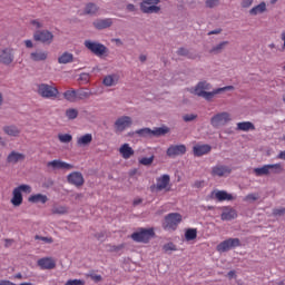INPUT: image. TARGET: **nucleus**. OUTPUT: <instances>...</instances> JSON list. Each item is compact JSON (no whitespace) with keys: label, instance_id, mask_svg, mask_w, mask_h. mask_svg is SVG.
I'll return each mask as SVG.
<instances>
[{"label":"nucleus","instance_id":"8fccbe9b","mask_svg":"<svg viewBox=\"0 0 285 285\" xmlns=\"http://www.w3.org/2000/svg\"><path fill=\"white\" fill-rule=\"evenodd\" d=\"M65 285H86V281L82 279H69Z\"/></svg>","mask_w":285,"mask_h":285},{"label":"nucleus","instance_id":"423d86ee","mask_svg":"<svg viewBox=\"0 0 285 285\" xmlns=\"http://www.w3.org/2000/svg\"><path fill=\"white\" fill-rule=\"evenodd\" d=\"M238 246H242V242L239 240V238H228L219 243L216 247V250L218 253H228V250L233 248H238Z\"/></svg>","mask_w":285,"mask_h":285},{"label":"nucleus","instance_id":"f257e3e1","mask_svg":"<svg viewBox=\"0 0 285 285\" xmlns=\"http://www.w3.org/2000/svg\"><path fill=\"white\" fill-rule=\"evenodd\" d=\"M37 92L42 99H59V89L55 85L40 83L37 86Z\"/></svg>","mask_w":285,"mask_h":285},{"label":"nucleus","instance_id":"4be33fe9","mask_svg":"<svg viewBox=\"0 0 285 285\" xmlns=\"http://www.w3.org/2000/svg\"><path fill=\"white\" fill-rule=\"evenodd\" d=\"M220 219L223 222H230L232 219H237V210L230 207H226L220 215Z\"/></svg>","mask_w":285,"mask_h":285},{"label":"nucleus","instance_id":"0eeeda50","mask_svg":"<svg viewBox=\"0 0 285 285\" xmlns=\"http://www.w3.org/2000/svg\"><path fill=\"white\" fill-rule=\"evenodd\" d=\"M85 47L87 50H90L96 57H102V55L108 52V48L99 42H92V40H86Z\"/></svg>","mask_w":285,"mask_h":285},{"label":"nucleus","instance_id":"69168bd1","mask_svg":"<svg viewBox=\"0 0 285 285\" xmlns=\"http://www.w3.org/2000/svg\"><path fill=\"white\" fill-rule=\"evenodd\" d=\"M227 277H229V279H233V277H237V275L235 274V271H229Z\"/></svg>","mask_w":285,"mask_h":285},{"label":"nucleus","instance_id":"20e7f679","mask_svg":"<svg viewBox=\"0 0 285 285\" xmlns=\"http://www.w3.org/2000/svg\"><path fill=\"white\" fill-rule=\"evenodd\" d=\"M181 224V216L178 213L168 214L163 223L164 230H177V226Z\"/></svg>","mask_w":285,"mask_h":285},{"label":"nucleus","instance_id":"6e6d98bb","mask_svg":"<svg viewBox=\"0 0 285 285\" xmlns=\"http://www.w3.org/2000/svg\"><path fill=\"white\" fill-rule=\"evenodd\" d=\"M88 277H90L94 282H101L102 277L99 274H89Z\"/></svg>","mask_w":285,"mask_h":285},{"label":"nucleus","instance_id":"680f3d73","mask_svg":"<svg viewBox=\"0 0 285 285\" xmlns=\"http://www.w3.org/2000/svg\"><path fill=\"white\" fill-rule=\"evenodd\" d=\"M277 159H282L283 161H285V150L279 151V154L277 155Z\"/></svg>","mask_w":285,"mask_h":285},{"label":"nucleus","instance_id":"dca6fc26","mask_svg":"<svg viewBox=\"0 0 285 285\" xmlns=\"http://www.w3.org/2000/svg\"><path fill=\"white\" fill-rule=\"evenodd\" d=\"M233 169L226 165H216L212 168V177H228Z\"/></svg>","mask_w":285,"mask_h":285},{"label":"nucleus","instance_id":"603ef678","mask_svg":"<svg viewBox=\"0 0 285 285\" xmlns=\"http://www.w3.org/2000/svg\"><path fill=\"white\" fill-rule=\"evenodd\" d=\"M259 199V196L257 194H248L245 197V202H257Z\"/></svg>","mask_w":285,"mask_h":285},{"label":"nucleus","instance_id":"f704fd0d","mask_svg":"<svg viewBox=\"0 0 285 285\" xmlns=\"http://www.w3.org/2000/svg\"><path fill=\"white\" fill-rule=\"evenodd\" d=\"M170 129L168 127H158L151 130V137H161L163 135H168Z\"/></svg>","mask_w":285,"mask_h":285},{"label":"nucleus","instance_id":"bb28decb","mask_svg":"<svg viewBox=\"0 0 285 285\" xmlns=\"http://www.w3.org/2000/svg\"><path fill=\"white\" fill-rule=\"evenodd\" d=\"M3 132L9 137H19V135H21V129L14 125H8L3 127Z\"/></svg>","mask_w":285,"mask_h":285},{"label":"nucleus","instance_id":"393cba45","mask_svg":"<svg viewBox=\"0 0 285 285\" xmlns=\"http://www.w3.org/2000/svg\"><path fill=\"white\" fill-rule=\"evenodd\" d=\"M26 155L18 151H11L7 157L8 164H19V161H23Z\"/></svg>","mask_w":285,"mask_h":285},{"label":"nucleus","instance_id":"412c9836","mask_svg":"<svg viewBox=\"0 0 285 285\" xmlns=\"http://www.w3.org/2000/svg\"><path fill=\"white\" fill-rule=\"evenodd\" d=\"M76 144L78 148H86V146H90V144H92V134H85L79 136Z\"/></svg>","mask_w":285,"mask_h":285},{"label":"nucleus","instance_id":"7c9ffc66","mask_svg":"<svg viewBox=\"0 0 285 285\" xmlns=\"http://www.w3.org/2000/svg\"><path fill=\"white\" fill-rule=\"evenodd\" d=\"M263 12H266V2H261L259 4L253 7L249 10V14H252L253 17H256V14H263Z\"/></svg>","mask_w":285,"mask_h":285},{"label":"nucleus","instance_id":"5fc2aeb1","mask_svg":"<svg viewBox=\"0 0 285 285\" xmlns=\"http://www.w3.org/2000/svg\"><path fill=\"white\" fill-rule=\"evenodd\" d=\"M183 119L184 121H195V119H197V115L195 114L185 115Z\"/></svg>","mask_w":285,"mask_h":285},{"label":"nucleus","instance_id":"864d4df0","mask_svg":"<svg viewBox=\"0 0 285 285\" xmlns=\"http://www.w3.org/2000/svg\"><path fill=\"white\" fill-rule=\"evenodd\" d=\"M273 215H275V217H282V215H285V208L282 207L273 209Z\"/></svg>","mask_w":285,"mask_h":285},{"label":"nucleus","instance_id":"cd10ccee","mask_svg":"<svg viewBox=\"0 0 285 285\" xmlns=\"http://www.w3.org/2000/svg\"><path fill=\"white\" fill-rule=\"evenodd\" d=\"M30 204H46L48 202V196L43 194H33L28 198Z\"/></svg>","mask_w":285,"mask_h":285},{"label":"nucleus","instance_id":"ddd939ff","mask_svg":"<svg viewBox=\"0 0 285 285\" xmlns=\"http://www.w3.org/2000/svg\"><path fill=\"white\" fill-rule=\"evenodd\" d=\"M68 184H71V186H76V188H81L83 184H86V180L83 179V174L80 171H72L67 176Z\"/></svg>","mask_w":285,"mask_h":285},{"label":"nucleus","instance_id":"bf43d9fd","mask_svg":"<svg viewBox=\"0 0 285 285\" xmlns=\"http://www.w3.org/2000/svg\"><path fill=\"white\" fill-rule=\"evenodd\" d=\"M253 6V0H243L242 8H250Z\"/></svg>","mask_w":285,"mask_h":285},{"label":"nucleus","instance_id":"0e129e2a","mask_svg":"<svg viewBox=\"0 0 285 285\" xmlns=\"http://www.w3.org/2000/svg\"><path fill=\"white\" fill-rule=\"evenodd\" d=\"M281 41H283V50H285V31L281 33Z\"/></svg>","mask_w":285,"mask_h":285},{"label":"nucleus","instance_id":"f8f14e48","mask_svg":"<svg viewBox=\"0 0 285 285\" xmlns=\"http://www.w3.org/2000/svg\"><path fill=\"white\" fill-rule=\"evenodd\" d=\"M35 41H40L41 43H52V39H55V35L48 30H38L33 33Z\"/></svg>","mask_w":285,"mask_h":285},{"label":"nucleus","instance_id":"de8ad7c7","mask_svg":"<svg viewBox=\"0 0 285 285\" xmlns=\"http://www.w3.org/2000/svg\"><path fill=\"white\" fill-rule=\"evenodd\" d=\"M92 94L90 91H86V90H80L77 94V99H88V97H90Z\"/></svg>","mask_w":285,"mask_h":285},{"label":"nucleus","instance_id":"4468645a","mask_svg":"<svg viewBox=\"0 0 285 285\" xmlns=\"http://www.w3.org/2000/svg\"><path fill=\"white\" fill-rule=\"evenodd\" d=\"M14 61V49L4 48L0 50V63L3 66H10Z\"/></svg>","mask_w":285,"mask_h":285},{"label":"nucleus","instance_id":"ea45409f","mask_svg":"<svg viewBox=\"0 0 285 285\" xmlns=\"http://www.w3.org/2000/svg\"><path fill=\"white\" fill-rule=\"evenodd\" d=\"M283 171H284V167H282V164L269 165V175H279Z\"/></svg>","mask_w":285,"mask_h":285},{"label":"nucleus","instance_id":"f3484780","mask_svg":"<svg viewBox=\"0 0 285 285\" xmlns=\"http://www.w3.org/2000/svg\"><path fill=\"white\" fill-rule=\"evenodd\" d=\"M37 265L41 271H52L53 268H57V261L52 257H42L38 259Z\"/></svg>","mask_w":285,"mask_h":285},{"label":"nucleus","instance_id":"9b49d317","mask_svg":"<svg viewBox=\"0 0 285 285\" xmlns=\"http://www.w3.org/2000/svg\"><path fill=\"white\" fill-rule=\"evenodd\" d=\"M228 90H235L234 86H226V87H222V88H217L214 89L213 91L208 92V91H200L198 94H196L198 97H203L204 99H206V101H210L213 100V98L215 97V95H219L222 92H226Z\"/></svg>","mask_w":285,"mask_h":285},{"label":"nucleus","instance_id":"473e14b6","mask_svg":"<svg viewBox=\"0 0 285 285\" xmlns=\"http://www.w3.org/2000/svg\"><path fill=\"white\" fill-rule=\"evenodd\" d=\"M237 129L243 130V132H248V130H255V125L250 121L238 122Z\"/></svg>","mask_w":285,"mask_h":285},{"label":"nucleus","instance_id":"2f4dec72","mask_svg":"<svg viewBox=\"0 0 285 285\" xmlns=\"http://www.w3.org/2000/svg\"><path fill=\"white\" fill-rule=\"evenodd\" d=\"M75 59V56L70 52H63L59 58H58V63H72Z\"/></svg>","mask_w":285,"mask_h":285},{"label":"nucleus","instance_id":"f03ea898","mask_svg":"<svg viewBox=\"0 0 285 285\" xmlns=\"http://www.w3.org/2000/svg\"><path fill=\"white\" fill-rule=\"evenodd\" d=\"M30 195L32 193V187L30 185L22 184L12 190L11 204L14 208H19L23 204V194Z\"/></svg>","mask_w":285,"mask_h":285},{"label":"nucleus","instance_id":"a18cd8bd","mask_svg":"<svg viewBox=\"0 0 285 285\" xmlns=\"http://www.w3.org/2000/svg\"><path fill=\"white\" fill-rule=\"evenodd\" d=\"M30 26H32L33 30H39L41 28H43V21L39 20V19H35L30 21Z\"/></svg>","mask_w":285,"mask_h":285},{"label":"nucleus","instance_id":"37998d69","mask_svg":"<svg viewBox=\"0 0 285 285\" xmlns=\"http://www.w3.org/2000/svg\"><path fill=\"white\" fill-rule=\"evenodd\" d=\"M58 139L61 144H70V141H72V135H70V134H59Z\"/></svg>","mask_w":285,"mask_h":285},{"label":"nucleus","instance_id":"1a4fd4ad","mask_svg":"<svg viewBox=\"0 0 285 285\" xmlns=\"http://www.w3.org/2000/svg\"><path fill=\"white\" fill-rule=\"evenodd\" d=\"M130 126H132V118H130V116L119 117L114 124L116 132H124V130L130 128Z\"/></svg>","mask_w":285,"mask_h":285},{"label":"nucleus","instance_id":"49530a36","mask_svg":"<svg viewBox=\"0 0 285 285\" xmlns=\"http://www.w3.org/2000/svg\"><path fill=\"white\" fill-rule=\"evenodd\" d=\"M66 213H68V208L63 206L56 207L52 209L53 215H66Z\"/></svg>","mask_w":285,"mask_h":285},{"label":"nucleus","instance_id":"338daca9","mask_svg":"<svg viewBox=\"0 0 285 285\" xmlns=\"http://www.w3.org/2000/svg\"><path fill=\"white\" fill-rule=\"evenodd\" d=\"M127 10H129V12H135V4H127Z\"/></svg>","mask_w":285,"mask_h":285},{"label":"nucleus","instance_id":"58836bf2","mask_svg":"<svg viewBox=\"0 0 285 285\" xmlns=\"http://www.w3.org/2000/svg\"><path fill=\"white\" fill-rule=\"evenodd\" d=\"M65 115L67 119L75 120L79 117V110H77L76 108H69L65 111Z\"/></svg>","mask_w":285,"mask_h":285},{"label":"nucleus","instance_id":"c756f323","mask_svg":"<svg viewBox=\"0 0 285 285\" xmlns=\"http://www.w3.org/2000/svg\"><path fill=\"white\" fill-rule=\"evenodd\" d=\"M30 59L32 61H46L48 59V52L47 51H36L30 53Z\"/></svg>","mask_w":285,"mask_h":285},{"label":"nucleus","instance_id":"79ce46f5","mask_svg":"<svg viewBox=\"0 0 285 285\" xmlns=\"http://www.w3.org/2000/svg\"><path fill=\"white\" fill-rule=\"evenodd\" d=\"M226 46H228V41H223V42L218 43L217 46L213 47L210 52H214L215 55H219V52H222L224 50V48H226Z\"/></svg>","mask_w":285,"mask_h":285},{"label":"nucleus","instance_id":"c85d7f7f","mask_svg":"<svg viewBox=\"0 0 285 285\" xmlns=\"http://www.w3.org/2000/svg\"><path fill=\"white\" fill-rule=\"evenodd\" d=\"M254 175L256 177H264L271 175V165H264L263 167L254 168Z\"/></svg>","mask_w":285,"mask_h":285},{"label":"nucleus","instance_id":"4d7b16f0","mask_svg":"<svg viewBox=\"0 0 285 285\" xmlns=\"http://www.w3.org/2000/svg\"><path fill=\"white\" fill-rule=\"evenodd\" d=\"M177 55H179L180 57H188V49L179 48Z\"/></svg>","mask_w":285,"mask_h":285},{"label":"nucleus","instance_id":"e2e57ef3","mask_svg":"<svg viewBox=\"0 0 285 285\" xmlns=\"http://www.w3.org/2000/svg\"><path fill=\"white\" fill-rule=\"evenodd\" d=\"M26 48H33L32 40H24Z\"/></svg>","mask_w":285,"mask_h":285},{"label":"nucleus","instance_id":"6ab92c4d","mask_svg":"<svg viewBox=\"0 0 285 285\" xmlns=\"http://www.w3.org/2000/svg\"><path fill=\"white\" fill-rule=\"evenodd\" d=\"M212 199H217V202H233V195L228 194L226 190H214L210 194Z\"/></svg>","mask_w":285,"mask_h":285},{"label":"nucleus","instance_id":"a211bd4d","mask_svg":"<svg viewBox=\"0 0 285 285\" xmlns=\"http://www.w3.org/2000/svg\"><path fill=\"white\" fill-rule=\"evenodd\" d=\"M167 157H179L186 155V145H171L167 148Z\"/></svg>","mask_w":285,"mask_h":285},{"label":"nucleus","instance_id":"4c0bfd02","mask_svg":"<svg viewBox=\"0 0 285 285\" xmlns=\"http://www.w3.org/2000/svg\"><path fill=\"white\" fill-rule=\"evenodd\" d=\"M186 242H193V239H197V228H188L185 232Z\"/></svg>","mask_w":285,"mask_h":285},{"label":"nucleus","instance_id":"774afa93","mask_svg":"<svg viewBox=\"0 0 285 285\" xmlns=\"http://www.w3.org/2000/svg\"><path fill=\"white\" fill-rule=\"evenodd\" d=\"M141 198H137L134 200V206H139V204H141Z\"/></svg>","mask_w":285,"mask_h":285},{"label":"nucleus","instance_id":"6e6552de","mask_svg":"<svg viewBox=\"0 0 285 285\" xmlns=\"http://www.w3.org/2000/svg\"><path fill=\"white\" fill-rule=\"evenodd\" d=\"M228 121H230V114L226 111L216 114L210 118L213 128H222V126H226Z\"/></svg>","mask_w":285,"mask_h":285},{"label":"nucleus","instance_id":"9d476101","mask_svg":"<svg viewBox=\"0 0 285 285\" xmlns=\"http://www.w3.org/2000/svg\"><path fill=\"white\" fill-rule=\"evenodd\" d=\"M159 0H144L140 4L141 12L145 14H153L159 12V7H157Z\"/></svg>","mask_w":285,"mask_h":285},{"label":"nucleus","instance_id":"e433bc0d","mask_svg":"<svg viewBox=\"0 0 285 285\" xmlns=\"http://www.w3.org/2000/svg\"><path fill=\"white\" fill-rule=\"evenodd\" d=\"M63 97L67 101L75 104L77 101V91L76 90H67L63 92Z\"/></svg>","mask_w":285,"mask_h":285},{"label":"nucleus","instance_id":"052dcab7","mask_svg":"<svg viewBox=\"0 0 285 285\" xmlns=\"http://www.w3.org/2000/svg\"><path fill=\"white\" fill-rule=\"evenodd\" d=\"M12 244H14V240L13 239H6L4 240V246L8 248L10 246H12Z\"/></svg>","mask_w":285,"mask_h":285},{"label":"nucleus","instance_id":"c03bdc74","mask_svg":"<svg viewBox=\"0 0 285 285\" xmlns=\"http://www.w3.org/2000/svg\"><path fill=\"white\" fill-rule=\"evenodd\" d=\"M153 161H155V156L144 157L139 159V164L141 166H153Z\"/></svg>","mask_w":285,"mask_h":285},{"label":"nucleus","instance_id":"09e8293b","mask_svg":"<svg viewBox=\"0 0 285 285\" xmlns=\"http://www.w3.org/2000/svg\"><path fill=\"white\" fill-rule=\"evenodd\" d=\"M35 239L45 242V244H52V242H55V239H52V237H46V236H39V235H36Z\"/></svg>","mask_w":285,"mask_h":285},{"label":"nucleus","instance_id":"a878e982","mask_svg":"<svg viewBox=\"0 0 285 285\" xmlns=\"http://www.w3.org/2000/svg\"><path fill=\"white\" fill-rule=\"evenodd\" d=\"M102 83H104V86H107L108 88H110L112 86H117V83H119V75L112 73V75L106 76L102 80Z\"/></svg>","mask_w":285,"mask_h":285},{"label":"nucleus","instance_id":"3c124183","mask_svg":"<svg viewBox=\"0 0 285 285\" xmlns=\"http://www.w3.org/2000/svg\"><path fill=\"white\" fill-rule=\"evenodd\" d=\"M163 249L165 253H168V250H177V246H175L173 243H167L164 245Z\"/></svg>","mask_w":285,"mask_h":285},{"label":"nucleus","instance_id":"39448f33","mask_svg":"<svg viewBox=\"0 0 285 285\" xmlns=\"http://www.w3.org/2000/svg\"><path fill=\"white\" fill-rule=\"evenodd\" d=\"M151 190L154 193H161V190H165L166 193L170 191V175L164 174L158 177L156 179V185L151 186Z\"/></svg>","mask_w":285,"mask_h":285},{"label":"nucleus","instance_id":"13d9d810","mask_svg":"<svg viewBox=\"0 0 285 285\" xmlns=\"http://www.w3.org/2000/svg\"><path fill=\"white\" fill-rule=\"evenodd\" d=\"M217 3H218L217 0H206L207 8H215V6H217Z\"/></svg>","mask_w":285,"mask_h":285},{"label":"nucleus","instance_id":"a19ab883","mask_svg":"<svg viewBox=\"0 0 285 285\" xmlns=\"http://www.w3.org/2000/svg\"><path fill=\"white\" fill-rule=\"evenodd\" d=\"M136 135L139 137H153V129L150 128H142L135 131Z\"/></svg>","mask_w":285,"mask_h":285},{"label":"nucleus","instance_id":"c9c22d12","mask_svg":"<svg viewBox=\"0 0 285 285\" xmlns=\"http://www.w3.org/2000/svg\"><path fill=\"white\" fill-rule=\"evenodd\" d=\"M206 90H210V83L202 81L196 86L195 95H199V92H206Z\"/></svg>","mask_w":285,"mask_h":285},{"label":"nucleus","instance_id":"72a5a7b5","mask_svg":"<svg viewBox=\"0 0 285 285\" xmlns=\"http://www.w3.org/2000/svg\"><path fill=\"white\" fill-rule=\"evenodd\" d=\"M98 11H99V7H97V4L90 2V3L86 4L83 14H97Z\"/></svg>","mask_w":285,"mask_h":285},{"label":"nucleus","instance_id":"b1692460","mask_svg":"<svg viewBox=\"0 0 285 285\" xmlns=\"http://www.w3.org/2000/svg\"><path fill=\"white\" fill-rule=\"evenodd\" d=\"M119 153L122 159H130V157L135 155V149H132V147H130V145L126 142L122 146H120Z\"/></svg>","mask_w":285,"mask_h":285},{"label":"nucleus","instance_id":"5701e85b","mask_svg":"<svg viewBox=\"0 0 285 285\" xmlns=\"http://www.w3.org/2000/svg\"><path fill=\"white\" fill-rule=\"evenodd\" d=\"M110 26H112V18L97 19L94 21L96 30H106V28H110Z\"/></svg>","mask_w":285,"mask_h":285},{"label":"nucleus","instance_id":"aec40b11","mask_svg":"<svg viewBox=\"0 0 285 285\" xmlns=\"http://www.w3.org/2000/svg\"><path fill=\"white\" fill-rule=\"evenodd\" d=\"M213 150L210 145H195L193 147V153L195 157H204V155H208Z\"/></svg>","mask_w":285,"mask_h":285},{"label":"nucleus","instance_id":"2eb2a0df","mask_svg":"<svg viewBox=\"0 0 285 285\" xmlns=\"http://www.w3.org/2000/svg\"><path fill=\"white\" fill-rule=\"evenodd\" d=\"M47 168H53L55 170H72L75 165L68 164L61 159H55L47 163Z\"/></svg>","mask_w":285,"mask_h":285},{"label":"nucleus","instance_id":"7ed1b4c3","mask_svg":"<svg viewBox=\"0 0 285 285\" xmlns=\"http://www.w3.org/2000/svg\"><path fill=\"white\" fill-rule=\"evenodd\" d=\"M151 237H155L154 228H140L138 232L131 234V239L141 244H148Z\"/></svg>","mask_w":285,"mask_h":285}]
</instances>
